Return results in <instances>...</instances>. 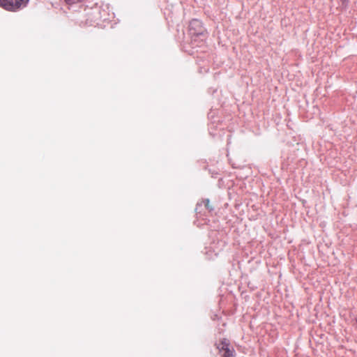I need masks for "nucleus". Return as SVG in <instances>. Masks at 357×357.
Masks as SVG:
<instances>
[{
    "label": "nucleus",
    "instance_id": "obj_1",
    "mask_svg": "<svg viewBox=\"0 0 357 357\" xmlns=\"http://www.w3.org/2000/svg\"><path fill=\"white\" fill-rule=\"evenodd\" d=\"M29 0H0V7L8 11H16L27 4Z\"/></svg>",
    "mask_w": 357,
    "mask_h": 357
},
{
    "label": "nucleus",
    "instance_id": "obj_2",
    "mask_svg": "<svg viewBox=\"0 0 357 357\" xmlns=\"http://www.w3.org/2000/svg\"><path fill=\"white\" fill-rule=\"evenodd\" d=\"M220 353L223 352V357H233L234 356V349H230L229 342L227 340L223 339L217 346Z\"/></svg>",
    "mask_w": 357,
    "mask_h": 357
},
{
    "label": "nucleus",
    "instance_id": "obj_3",
    "mask_svg": "<svg viewBox=\"0 0 357 357\" xmlns=\"http://www.w3.org/2000/svg\"><path fill=\"white\" fill-rule=\"evenodd\" d=\"M200 22L197 20H193L190 22V28H192V26H198L200 25Z\"/></svg>",
    "mask_w": 357,
    "mask_h": 357
},
{
    "label": "nucleus",
    "instance_id": "obj_4",
    "mask_svg": "<svg viewBox=\"0 0 357 357\" xmlns=\"http://www.w3.org/2000/svg\"><path fill=\"white\" fill-rule=\"evenodd\" d=\"M64 1L68 4H73V3H76L82 1L83 0H64Z\"/></svg>",
    "mask_w": 357,
    "mask_h": 357
},
{
    "label": "nucleus",
    "instance_id": "obj_5",
    "mask_svg": "<svg viewBox=\"0 0 357 357\" xmlns=\"http://www.w3.org/2000/svg\"><path fill=\"white\" fill-rule=\"evenodd\" d=\"M205 206L208 208H210V210H211L212 208L210 207V204H209V200L208 199H206V202H205Z\"/></svg>",
    "mask_w": 357,
    "mask_h": 357
}]
</instances>
